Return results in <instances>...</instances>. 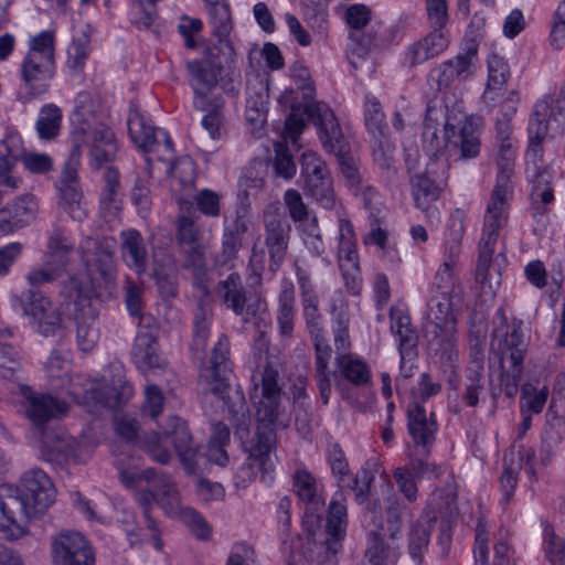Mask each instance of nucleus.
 <instances>
[{
	"label": "nucleus",
	"instance_id": "nucleus-1",
	"mask_svg": "<svg viewBox=\"0 0 565 565\" xmlns=\"http://www.w3.org/2000/svg\"><path fill=\"white\" fill-rule=\"evenodd\" d=\"M231 374L230 340L222 334L214 344L211 356L200 369V383L204 391L224 402L230 419L235 427V435L241 439L248 454L237 477L243 481H249L259 475L260 480L267 482L271 480L270 451L276 439L273 425L279 422V416L282 413L284 391L279 384V370L271 362H266L253 374L255 392L260 386V398L257 402L256 411L258 425L250 439H248L252 423L249 409L244 394L231 386Z\"/></svg>",
	"mask_w": 565,
	"mask_h": 565
},
{
	"label": "nucleus",
	"instance_id": "nucleus-2",
	"mask_svg": "<svg viewBox=\"0 0 565 565\" xmlns=\"http://www.w3.org/2000/svg\"><path fill=\"white\" fill-rule=\"evenodd\" d=\"M248 269L253 281L250 290H246L238 273H231L215 287V296L222 305L241 317L244 322H249L267 311V302L257 290L262 285L265 270V252L257 248L256 244L252 248Z\"/></svg>",
	"mask_w": 565,
	"mask_h": 565
},
{
	"label": "nucleus",
	"instance_id": "nucleus-3",
	"mask_svg": "<svg viewBox=\"0 0 565 565\" xmlns=\"http://www.w3.org/2000/svg\"><path fill=\"white\" fill-rule=\"evenodd\" d=\"M426 331L428 352L438 356L440 362L452 365L458 359L457 319L448 292H441L428 302Z\"/></svg>",
	"mask_w": 565,
	"mask_h": 565
},
{
	"label": "nucleus",
	"instance_id": "nucleus-4",
	"mask_svg": "<svg viewBox=\"0 0 565 565\" xmlns=\"http://www.w3.org/2000/svg\"><path fill=\"white\" fill-rule=\"evenodd\" d=\"M115 242L109 237H84L78 255L98 298L111 297L116 289L117 268L114 259Z\"/></svg>",
	"mask_w": 565,
	"mask_h": 565
},
{
	"label": "nucleus",
	"instance_id": "nucleus-5",
	"mask_svg": "<svg viewBox=\"0 0 565 565\" xmlns=\"http://www.w3.org/2000/svg\"><path fill=\"white\" fill-rule=\"evenodd\" d=\"M305 111L318 128L324 150L337 156L340 171L348 184L359 189L362 183L361 174L354 160L345 156L342 130L331 108L326 103L313 102L306 105Z\"/></svg>",
	"mask_w": 565,
	"mask_h": 565
},
{
	"label": "nucleus",
	"instance_id": "nucleus-6",
	"mask_svg": "<svg viewBox=\"0 0 565 565\" xmlns=\"http://www.w3.org/2000/svg\"><path fill=\"white\" fill-rule=\"evenodd\" d=\"M264 247L268 254V270L276 274L282 266L291 237V224L287 215L275 205H268L263 213Z\"/></svg>",
	"mask_w": 565,
	"mask_h": 565
},
{
	"label": "nucleus",
	"instance_id": "nucleus-7",
	"mask_svg": "<svg viewBox=\"0 0 565 565\" xmlns=\"http://www.w3.org/2000/svg\"><path fill=\"white\" fill-rule=\"evenodd\" d=\"M347 507L339 501L329 504L326 529L319 542L315 540L310 561L316 565H335L347 532Z\"/></svg>",
	"mask_w": 565,
	"mask_h": 565
},
{
	"label": "nucleus",
	"instance_id": "nucleus-8",
	"mask_svg": "<svg viewBox=\"0 0 565 565\" xmlns=\"http://www.w3.org/2000/svg\"><path fill=\"white\" fill-rule=\"evenodd\" d=\"M521 321L514 322L512 330L507 332L501 342L500 385L504 395L512 398L516 395L523 374V362L526 343L523 339Z\"/></svg>",
	"mask_w": 565,
	"mask_h": 565
},
{
	"label": "nucleus",
	"instance_id": "nucleus-9",
	"mask_svg": "<svg viewBox=\"0 0 565 565\" xmlns=\"http://www.w3.org/2000/svg\"><path fill=\"white\" fill-rule=\"evenodd\" d=\"M13 306L30 317L34 328L44 337L55 335L62 328V312L39 290L31 288L20 296H14Z\"/></svg>",
	"mask_w": 565,
	"mask_h": 565
},
{
	"label": "nucleus",
	"instance_id": "nucleus-10",
	"mask_svg": "<svg viewBox=\"0 0 565 565\" xmlns=\"http://www.w3.org/2000/svg\"><path fill=\"white\" fill-rule=\"evenodd\" d=\"M14 486L0 484V531L9 540L28 533V522L35 515Z\"/></svg>",
	"mask_w": 565,
	"mask_h": 565
},
{
	"label": "nucleus",
	"instance_id": "nucleus-11",
	"mask_svg": "<svg viewBox=\"0 0 565 565\" xmlns=\"http://www.w3.org/2000/svg\"><path fill=\"white\" fill-rule=\"evenodd\" d=\"M70 297L74 299L76 320V343L81 351L89 352L96 345L99 331L96 311L92 307L87 288L75 277L70 278Z\"/></svg>",
	"mask_w": 565,
	"mask_h": 565
},
{
	"label": "nucleus",
	"instance_id": "nucleus-12",
	"mask_svg": "<svg viewBox=\"0 0 565 565\" xmlns=\"http://www.w3.org/2000/svg\"><path fill=\"white\" fill-rule=\"evenodd\" d=\"M52 558L55 565H95V552L86 537L63 530L52 537Z\"/></svg>",
	"mask_w": 565,
	"mask_h": 565
},
{
	"label": "nucleus",
	"instance_id": "nucleus-13",
	"mask_svg": "<svg viewBox=\"0 0 565 565\" xmlns=\"http://www.w3.org/2000/svg\"><path fill=\"white\" fill-rule=\"evenodd\" d=\"M478 43L469 40L462 52L455 58L441 63L433 68L428 75V83L433 89L440 92L448 88L456 79H465L473 73L477 61Z\"/></svg>",
	"mask_w": 565,
	"mask_h": 565
},
{
	"label": "nucleus",
	"instance_id": "nucleus-14",
	"mask_svg": "<svg viewBox=\"0 0 565 565\" xmlns=\"http://www.w3.org/2000/svg\"><path fill=\"white\" fill-rule=\"evenodd\" d=\"M495 163L497 181L487 209L508 213L509 201L513 193L511 179L515 166V149L512 142L497 143Z\"/></svg>",
	"mask_w": 565,
	"mask_h": 565
},
{
	"label": "nucleus",
	"instance_id": "nucleus-15",
	"mask_svg": "<svg viewBox=\"0 0 565 565\" xmlns=\"http://www.w3.org/2000/svg\"><path fill=\"white\" fill-rule=\"evenodd\" d=\"M295 270L297 282L300 290L302 313L306 320V326L309 334L313 340L316 351L330 348L327 339L324 338L323 328L321 324V313L319 311V299L315 292L313 285L307 270L295 263Z\"/></svg>",
	"mask_w": 565,
	"mask_h": 565
},
{
	"label": "nucleus",
	"instance_id": "nucleus-16",
	"mask_svg": "<svg viewBox=\"0 0 565 565\" xmlns=\"http://www.w3.org/2000/svg\"><path fill=\"white\" fill-rule=\"evenodd\" d=\"M128 131L134 143L143 152L157 153L158 160L171 159L173 143L168 132L148 125L138 111L130 113Z\"/></svg>",
	"mask_w": 565,
	"mask_h": 565
},
{
	"label": "nucleus",
	"instance_id": "nucleus-17",
	"mask_svg": "<svg viewBox=\"0 0 565 565\" xmlns=\"http://www.w3.org/2000/svg\"><path fill=\"white\" fill-rule=\"evenodd\" d=\"M17 388L25 416L39 428L40 433L45 430L43 427L50 419L67 412V404L63 401L51 395L36 394L28 385L19 384Z\"/></svg>",
	"mask_w": 565,
	"mask_h": 565
},
{
	"label": "nucleus",
	"instance_id": "nucleus-18",
	"mask_svg": "<svg viewBox=\"0 0 565 565\" xmlns=\"http://www.w3.org/2000/svg\"><path fill=\"white\" fill-rule=\"evenodd\" d=\"M35 516L44 514L55 501V488L41 469H31L20 478L15 487Z\"/></svg>",
	"mask_w": 565,
	"mask_h": 565
},
{
	"label": "nucleus",
	"instance_id": "nucleus-19",
	"mask_svg": "<svg viewBox=\"0 0 565 565\" xmlns=\"http://www.w3.org/2000/svg\"><path fill=\"white\" fill-rule=\"evenodd\" d=\"M189 84L194 93L193 106L207 110V95L215 88L223 72V66L210 58L186 62Z\"/></svg>",
	"mask_w": 565,
	"mask_h": 565
},
{
	"label": "nucleus",
	"instance_id": "nucleus-20",
	"mask_svg": "<svg viewBox=\"0 0 565 565\" xmlns=\"http://www.w3.org/2000/svg\"><path fill=\"white\" fill-rule=\"evenodd\" d=\"M164 437L172 439L174 450L189 473H194L198 466L199 450L184 420L179 416H170L163 425H159Z\"/></svg>",
	"mask_w": 565,
	"mask_h": 565
},
{
	"label": "nucleus",
	"instance_id": "nucleus-21",
	"mask_svg": "<svg viewBox=\"0 0 565 565\" xmlns=\"http://www.w3.org/2000/svg\"><path fill=\"white\" fill-rule=\"evenodd\" d=\"M508 213L487 209L483 234L479 244V256L476 268V278L480 282L488 279V271L499 237V230L505 225Z\"/></svg>",
	"mask_w": 565,
	"mask_h": 565
},
{
	"label": "nucleus",
	"instance_id": "nucleus-22",
	"mask_svg": "<svg viewBox=\"0 0 565 565\" xmlns=\"http://www.w3.org/2000/svg\"><path fill=\"white\" fill-rule=\"evenodd\" d=\"M553 98L544 96L535 105L529 121V146L526 158L534 164L543 161V141L548 134V119L552 115Z\"/></svg>",
	"mask_w": 565,
	"mask_h": 565
},
{
	"label": "nucleus",
	"instance_id": "nucleus-23",
	"mask_svg": "<svg viewBox=\"0 0 565 565\" xmlns=\"http://www.w3.org/2000/svg\"><path fill=\"white\" fill-rule=\"evenodd\" d=\"M141 477L149 487L157 490V503L168 515L178 518L185 510L180 492L169 475L154 468H148L142 471Z\"/></svg>",
	"mask_w": 565,
	"mask_h": 565
},
{
	"label": "nucleus",
	"instance_id": "nucleus-24",
	"mask_svg": "<svg viewBox=\"0 0 565 565\" xmlns=\"http://www.w3.org/2000/svg\"><path fill=\"white\" fill-rule=\"evenodd\" d=\"M55 73V62L46 56L25 55L21 64V75L32 96L45 93Z\"/></svg>",
	"mask_w": 565,
	"mask_h": 565
},
{
	"label": "nucleus",
	"instance_id": "nucleus-25",
	"mask_svg": "<svg viewBox=\"0 0 565 565\" xmlns=\"http://www.w3.org/2000/svg\"><path fill=\"white\" fill-rule=\"evenodd\" d=\"M40 457L47 462L63 466L75 456V440L60 429H45L41 431Z\"/></svg>",
	"mask_w": 565,
	"mask_h": 565
},
{
	"label": "nucleus",
	"instance_id": "nucleus-26",
	"mask_svg": "<svg viewBox=\"0 0 565 565\" xmlns=\"http://www.w3.org/2000/svg\"><path fill=\"white\" fill-rule=\"evenodd\" d=\"M407 429L416 446H422L426 452L436 439L438 424L433 412L418 402L408 405L407 408Z\"/></svg>",
	"mask_w": 565,
	"mask_h": 565
},
{
	"label": "nucleus",
	"instance_id": "nucleus-27",
	"mask_svg": "<svg viewBox=\"0 0 565 565\" xmlns=\"http://www.w3.org/2000/svg\"><path fill=\"white\" fill-rule=\"evenodd\" d=\"M21 156H23L21 137L15 132L7 134L0 142V186L7 191H15L22 182L21 178L13 173Z\"/></svg>",
	"mask_w": 565,
	"mask_h": 565
},
{
	"label": "nucleus",
	"instance_id": "nucleus-28",
	"mask_svg": "<svg viewBox=\"0 0 565 565\" xmlns=\"http://www.w3.org/2000/svg\"><path fill=\"white\" fill-rule=\"evenodd\" d=\"M120 255L125 265L141 275L148 268V252L141 234L134 228L120 233Z\"/></svg>",
	"mask_w": 565,
	"mask_h": 565
},
{
	"label": "nucleus",
	"instance_id": "nucleus-29",
	"mask_svg": "<svg viewBox=\"0 0 565 565\" xmlns=\"http://www.w3.org/2000/svg\"><path fill=\"white\" fill-rule=\"evenodd\" d=\"M132 359L141 371L161 369L162 361L158 354V337L153 330H138L131 349Z\"/></svg>",
	"mask_w": 565,
	"mask_h": 565
},
{
	"label": "nucleus",
	"instance_id": "nucleus-30",
	"mask_svg": "<svg viewBox=\"0 0 565 565\" xmlns=\"http://www.w3.org/2000/svg\"><path fill=\"white\" fill-rule=\"evenodd\" d=\"M179 214L175 218V244H194L202 242V232L196 222L199 215L192 202L183 198L178 199Z\"/></svg>",
	"mask_w": 565,
	"mask_h": 565
},
{
	"label": "nucleus",
	"instance_id": "nucleus-31",
	"mask_svg": "<svg viewBox=\"0 0 565 565\" xmlns=\"http://www.w3.org/2000/svg\"><path fill=\"white\" fill-rule=\"evenodd\" d=\"M117 145L113 131L105 125L98 124L92 130L90 157L94 168L100 169L104 163L114 160Z\"/></svg>",
	"mask_w": 565,
	"mask_h": 565
},
{
	"label": "nucleus",
	"instance_id": "nucleus-32",
	"mask_svg": "<svg viewBox=\"0 0 565 565\" xmlns=\"http://www.w3.org/2000/svg\"><path fill=\"white\" fill-rule=\"evenodd\" d=\"M448 46V39L440 28H434L427 36L414 43L408 50L412 66L420 64L444 52Z\"/></svg>",
	"mask_w": 565,
	"mask_h": 565
},
{
	"label": "nucleus",
	"instance_id": "nucleus-33",
	"mask_svg": "<svg viewBox=\"0 0 565 565\" xmlns=\"http://www.w3.org/2000/svg\"><path fill=\"white\" fill-rule=\"evenodd\" d=\"M246 231L247 225L241 220H236L232 225L224 228L222 248L216 257L217 264L225 266L237 257L243 246V237Z\"/></svg>",
	"mask_w": 565,
	"mask_h": 565
},
{
	"label": "nucleus",
	"instance_id": "nucleus-34",
	"mask_svg": "<svg viewBox=\"0 0 565 565\" xmlns=\"http://www.w3.org/2000/svg\"><path fill=\"white\" fill-rule=\"evenodd\" d=\"M396 550L395 541L390 540V542H387L385 540V532L382 524L367 534L364 555L369 564L383 565L388 557L396 555Z\"/></svg>",
	"mask_w": 565,
	"mask_h": 565
},
{
	"label": "nucleus",
	"instance_id": "nucleus-35",
	"mask_svg": "<svg viewBox=\"0 0 565 565\" xmlns=\"http://www.w3.org/2000/svg\"><path fill=\"white\" fill-rule=\"evenodd\" d=\"M335 363L340 374L353 385L363 386L370 383L371 372L362 359L342 353L337 355Z\"/></svg>",
	"mask_w": 565,
	"mask_h": 565
},
{
	"label": "nucleus",
	"instance_id": "nucleus-36",
	"mask_svg": "<svg viewBox=\"0 0 565 565\" xmlns=\"http://www.w3.org/2000/svg\"><path fill=\"white\" fill-rule=\"evenodd\" d=\"M295 319V290L289 281L281 286L278 298L277 323L279 332L284 337H291Z\"/></svg>",
	"mask_w": 565,
	"mask_h": 565
},
{
	"label": "nucleus",
	"instance_id": "nucleus-37",
	"mask_svg": "<svg viewBox=\"0 0 565 565\" xmlns=\"http://www.w3.org/2000/svg\"><path fill=\"white\" fill-rule=\"evenodd\" d=\"M209 22L212 25V35L217 38L221 43L233 50L230 44L228 35L233 30L230 7L226 2L207 6Z\"/></svg>",
	"mask_w": 565,
	"mask_h": 565
},
{
	"label": "nucleus",
	"instance_id": "nucleus-38",
	"mask_svg": "<svg viewBox=\"0 0 565 565\" xmlns=\"http://www.w3.org/2000/svg\"><path fill=\"white\" fill-rule=\"evenodd\" d=\"M182 258L181 268L190 270L195 278H201L206 273V248L202 242L194 244L177 245Z\"/></svg>",
	"mask_w": 565,
	"mask_h": 565
},
{
	"label": "nucleus",
	"instance_id": "nucleus-39",
	"mask_svg": "<svg viewBox=\"0 0 565 565\" xmlns=\"http://www.w3.org/2000/svg\"><path fill=\"white\" fill-rule=\"evenodd\" d=\"M303 192L326 210H332L335 206L337 199L331 175L313 178L311 181L303 182Z\"/></svg>",
	"mask_w": 565,
	"mask_h": 565
},
{
	"label": "nucleus",
	"instance_id": "nucleus-40",
	"mask_svg": "<svg viewBox=\"0 0 565 565\" xmlns=\"http://www.w3.org/2000/svg\"><path fill=\"white\" fill-rule=\"evenodd\" d=\"M411 182L415 204L422 210H427L430 203L440 195V188L428 177L427 172L415 174Z\"/></svg>",
	"mask_w": 565,
	"mask_h": 565
},
{
	"label": "nucleus",
	"instance_id": "nucleus-41",
	"mask_svg": "<svg viewBox=\"0 0 565 565\" xmlns=\"http://www.w3.org/2000/svg\"><path fill=\"white\" fill-rule=\"evenodd\" d=\"M483 372L484 363L468 361L462 398L470 407H476L479 403V394L483 391Z\"/></svg>",
	"mask_w": 565,
	"mask_h": 565
},
{
	"label": "nucleus",
	"instance_id": "nucleus-42",
	"mask_svg": "<svg viewBox=\"0 0 565 565\" xmlns=\"http://www.w3.org/2000/svg\"><path fill=\"white\" fill-rule=\"evenodd\" d=\"M4 207L20 228L33 222L38 213V202L32 194L21 195Z\"/></svg>",
	"mask_w": 565,
	"mask_h": 565
},
{
	"label": "nucleus",
	"instance_id": "nucleus-43",
	"mask_svg": "<svg viewBox=\"0 0 565 565\" xmlns=\"http://www.w3.org/2000/svg\"><path fill=\"white\" fill-rule=\"evenodd\" d=\"M60 205L74 221L82 222L87 215L77 184L61 185Z\"/></svg>",
	"mask_w": 565,
	"mask_h": 565
},
{
	"label": "nucleus",
	"instance_id": "nucleus-44",
	"mask_svg": "<svg viewBox=\"0 0 565 565\" xmlns=\"http://www.w3.org/2000/svg\"><path fill=\"white\" fill-rule=\"evenodd\" d=\"M62 119L61 109L53 105H45L36 120V131L41 139H53L60 131Z\"/></svg>",
	"mask_w": 565,
	"mask_h": 565
},
{
	"label": "nucleus",
	"instance_id": "nucleus-45",
	"mask_svg": "<svg viewBox=\"0 0 565 565\" xmlns=\"http://www.w3.org/2000/svg\"><path fill=\"white\" fill-rule=\"evenodd\" d=\"M96 114V103L92 95L81 92L75 98V107L72 113V120L81 126V130L86 134L93 124Z\"/></svg>",
	"mask_w": 565,
	"mask_h": 565
},
{
	"label": "nucleus",
	"instance_id": "nucleus-46",
	"mask_svg": "<svg viewBox=\"0 0 565 565\" xmlns=\"http://www.w3.org/2000/svg\"><path fill=\"white\" fill-rule=\"evenodd\" d=\"M331 356V348L321 349L316 351V382L319 388L320 397L322 403L327 405L329 403L331 394V381L328 373V363Z\"/></svg>",
	"mask_w": 565,
	"mask_h": 565
},
{
	"label": "nucleus",
	"instance_id": "nucleus-47",
	"mask_svg": "<svg viewBox=\"0 0 565 565\" xmlns=\"http://www.w3.org/2000/svg\"><path fill=\"white\" fill-rule=\"evenodd\" d=\"M207 104L209 109L202 118V126L212 139H220L224 135L223 102L221 98L214 97Z\"/></svg>",
	"mask_w": 565,
	"mask_h": 565
},
{
	"label": "nucleus",
	"instance_id": "nucleus-48",
	"mask_svg": "<svg viewBox=\"0 0 565 565\" xmlns=\"http://www.w3.org/2000/svg\"><path fill=\"white\" fill-rule=\"evenodd\" d=\"M460 148L463 159L476 158L480 152L479 132L470 120H466L459 130V141H455Z\"/></svg>",
	"mask_w": 565,
	"mask_h": 565
},
{
	"label": "nucleus",
	"instance_id": "nucleus-49",
	"mask_svg": "<svg viewBox=\"0 0 565 565\" xmlns=\"http://www.w3.org/2000/svg\"><path fill=\"white\" fill-rule=\"evenodd\" d=\"M430 537V529L426 522H415L408 536V550L414 561L420 562L427 550Z\"/></svg>",
	"mask_w": 565,
	"mask_h": 565
},
{
	"label": "nucleus",
	"instance_id": "nucleus-50",
	"mask_svg": "<svg viewBox=\"0 0 565 565\" xmlns=\"http://www.w3.org/2000/svg\"><path fill=\"white\" fill-rule=\"evenodd\" d=\"M509 74L508 65L502 60L494 57L489 62L488 84L483 94L486 102L494 99L493 94L504 87Z\"/></svg>",
	"mask_w": 565,
	"mask_h": 565
},
{
	"label": "nucleus",
	"instance_id": "nucleus-51",
	"mask_svg": "<svg viewBox=\"0 0 565 565\" xmlns=\"http://www.w3.org/2000/svg\"><path fill=\"white\" fill-rule=\"evenodd\" d=\"M384 118L385 115L380 100L374 96L367 95L364 103V121L367 130L373 136H382V132H384Z\"/></svg>",
	"mask_w": 565,
	"mask_h": 565
},
{
	"label": "nucleus",
	"instance_id": "nucleus-52",
	"mask_svg": "<svg viewBox=\"0 0 565 565\" xmlns=\"http://www.w3.org/2000/svg\"><path fill=\"white\" fill-rule=\"evenodd\" d=\"M356 237L352 223L349 220H339V257L348 262H355L358 258L355 250Z\"/></svg>",
	"mask_w": 565,
	"mask_h": 565
},
{
	"label": "nucleus",
	"instance_id": "nucleus-53",
	"mask_svg": "<svg viewBox=\"0 0 565 565\" xmlns=\"http://www.w3.org/2000/svg\"><path fill=\"white\" fill-rule=\"evenodd\" d=\"M543 550L552 565H565V540L550 526L544 530Z\"/></svg>",
	"mask_w": 565,
	"mask_h": 565
},
{
	"label": "nucleus",
	"instance_id": "nucleus-54",
	"mask_svg": "<svg viewBox=\"0 0 565 565\" xmlns=\"http://www.w3.org/2000/svg\"><path fill=\"white\" fill-rule=\"evenodd\" d=\"M300 168L303 182L311 181L313 178L330 175L324 160L312 151H306L301 154Z\"/></svg>",
	"mask_w": 565,
	"mask_h": 565
},
{
	"label": "nucleus",
	"instance_id": "nucleus-55",
	"mask_svg": "<svg viewBox=\"0 0 565 565\" xmlns=\"http://www.w3.org/2000/svg\"><path fill=\"white\" fill-rule=\"evenodd\" d=\"M294 487L300 500L317 504V488L315 478L306 470H297L294 476Z\"/></svg>",
	"mask_w": 565,
	"mask_h": 565
},
{
	"label": "nucleus",
	"instance_id": "nucleus-56",
	"mask_svg": "<svg viewBox=\"0 0 565 565\" xmlns=\"http://www.w3.org/2000/svg\"><path fill=\"white\" fill-rule=\"evenodd\" d=\"M373 141V160L382 169H391L394 162V146L391 140L382 132V136L375 135Z\"/></svg>",
	"mask_w": 565,
	"mask_h": 565
},
{
	"label": "nucleus",
	"instance_id": "nucleus-57",
	"mask_svg": "<svg viewBox=\"0 0 565 565\" xmlns=\"http://www.w3.org/2000/svg\"><path fill=\"white\" fill-rule=\"evenodd\" d=\"M134 394L132 385L128 381L113 382L106 390L104 404L109 408H118L124 405Z\"/></svg>",
	"mask_w": 565,
	"mask_h": 565
},
{
	"label": "nucleus",
	"instance_id": "nucleus-58",
	"mask_svg": "<svg viewBox=\"0 0 565 565\" xmlns=\"http://www.w3.org/2000/svg\"><path fill=\"white\" fill-rule=\"evenodd\" d=\"M178 518H180L189 526L190 531L199 540L206 541L211 537V526L194 509L185 507V510Z\"/></svg>",
	"mask_w": 565,
	"mask_h": 565
},
{
	"label": "nucleus",
	"instance_id": "nucleus-59",
	"mask_svg": "<svg viewBox=\"0 0 565 565\" xmlns=\"http://www.w3.org/2000/svg\"><path fill=\"white\" fill-rule=\"evenodd\" d=\"M553 175L550 169L537 171L533 180L532 198L541 200L544 204L553 202L554 194L551 186Z\"/></svg>",
	"mask_w": 565,
	"mask_h": 565
},
{
	"label": "nucleus",
	"instance_id": "nucleus-60",
	"mask_svg": "<svg viewBox=\"0 0 565 565\" xmlns=\"http://www.w3.org/2000/svg\"><path fill=\"white\" fill-rule=\"evenodd\" d=\"M398 341V351L403 360L413 361L417 356V332L412 324L394 332Z\"/></svg>",
	"mask_w": 565,
	"mask_h": 565
},
{
	"label": "nucleus",
	"instance_id": "nucleus-61",
	"mask_svg": "<svg viewBox=\"0 0 565 565\" xmlns=\"http://www.w3.org/2000/svg\"><path fill=\"white\" fill-rule=\"evenodd\" d=\"M349 38L352 41V55H356L360 58L364 57L373 47L377 45L376 32L371 30L367 32H363L362 29L358 31H351Z\"/></svg>",
	"mask_w": 565,
	"mask_h": 565
},
{
	"label": "nucleus",
	"instance_id": "nucleus-62",
	"mask_svg": "<svg viewBox=\"0 0 565 565\" xmlns=\"http://www.w3.org/2000/svg\"><path fill=\"white\" fill-rule=\"evenodd\" d=\"M170 162V167L168 172L175 179L180 181L182 185H189L192 186L194 182V164L193 161L188 158L183 157L178 160H173V156L170 160H167Z\"/></svg>",
	"mask_w": 565,
	"mask_h": 565
},
{
	"label": "nucleus",
	"instance_id": "nucleus-63",
	"mask_svg": "<svg viewBox=\"0 0 565 565\" xmlns=\"http://www.w3.org/2000/svg\"><path fill=\"white\" fill-rule=\"evenodd\" d=\"M284 202L288 210L289 216L294 222H303L308 218V209L303 203L301 194L295 190L289 189L284 194Z\"/></svg>",
	"mask_w": 565,
	"mask_h": 565
},
{
	"label": "nucleus",
	"instance_id": "nucleus-64",
	"mask_svg": "<svg viewBox=\"0 0 565 565\" xmlns=\"http://www.w3.org/2000/svg\"><path fill=\"white\" fill-rule=\"evenodd\" d=\"M194 202L198 206V210L210 217H216L220 215L221 206H220V196L217 193L204 189L198 192L194 196Z\"/></svg>",
	"mask_w": 565,
	"mask_h": 565
}]
</instances>
